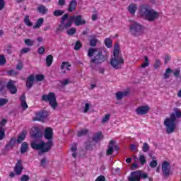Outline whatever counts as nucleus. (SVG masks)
Masks as SVG:
<instances>
[{
  "label": "nucleus",
  "instance_id": "nucleus-1",
  "mask_svg": "<svg viewBox=\"0 0 181 181\" xmlns=\"http://www.w3.org/2000/svg\"><path fill=\"white\" fill-rule=\"evenodd\" d=\"M177 118H181V110L177 107H175L174 112L170 115V118H166L164 120V125L166 127L167 134H170L175 132Z\"/></svg>",
  "mask_w": 181,
  "mask_h": 181
},
{
  "label": "nucleus",
  "instance_id": "nucleus-2",
  "mask_svg": "<svg viewBox=\"0 0 181 181\" xmlns=\"http://www.w3.org/2000/svg\"><path fill=\"white\" fill-rule=\"evenodd\" d=\"M139 13L142 18L148 22H154L159 18V12L154 11L148 4H143L140 6Z\"/></svg>",
  "mask_w": 181,
  "mask_h": 181
},
{
  "label": "nucleus",
  "instance_id": "nucleus-3",
  "mask_svg": "<svg viewBox=\"0 0 181 181\" xmlns=\"http://www.w3.org/2000/svg\"><path fill=\"white\" fill-rule=\"evenodd\" d=\"M124 63V57H122V54H119V44L116 42L113 50V56L110 59V66L115 70H119L122 69Z\"/></svg>",
  "mask_w": 181,
  "mask_h": 181
},
{
  "label": "nucleus",
  "instance_id": "nucleus-4",
  "mask_svg": "<svg viewBox=\"0 0 181 181\" xmlns=\"http://www.w3.org/2000/svg\"><path fill=\"white\" fill-rule=\"evenodd\" d=\"M52 146H53V143L52 141L47 142L41 141L40 143L33 141L31 143V148L33 149H35V151H40L38 152V155H42V153L49 152V151L52 149Z\"/></svg>",
  "mask_w": 181,
  "mask_h": 181
},
{
  "label": "nucleus",
  "instance_id": "nucleus-5",
  "mask_svg": "<svg viewBox=\"0 0 181 181\" xmlns=\"http://www.w3.org/2000/svg\"><path fill=\"white\" fill-rule=\"evenodd\" d=\"M108 56H110V53L105 49L99 52L90 59V67L94 69V66H98V64L104 63V62L108 60Z\"/></svg>",
  "mask_w": 181,
  "mask_h": 181
},
{
  "label": "nucleus",
  "instance_id": "nucleus-6",
  "mask_svg": "<svg viewBox=\"0 0 181 181\" xmlns=\"http://www.w3.org/2000/svg\"><path fill=\"white\" fill-rule=\"evenodd\" d=\"M42 101H45V103H49V105H51L53 110H56L57 108V100H56V94L54 93L51 92L49 95H42Z\"/></svg>",
  "mask_w": 181,
  "mask_h": 181
},
{
  "label": "nucleus",
  "instance_id": "nucleus-7",
  "mask_svg": "<svg viewBox=\"0 0 181 181\" xmlns=\"http://www.w3.org/2000/svg\"><path fill=\"white\" fill-rule=\"evenodd\" d=\"M129 29L130 33L133 36H139L144 32V27L136 22L132 23L129 26Z\"/></svg>",
  "mask_w": 181,
  "mask_h": 181
},
{
  "label": "nucleus",
  "instance_id": "nucleus-8",
  "mask_svg": "<svg viewBox=\"0 0 181 181\" xmlns=\"http://www.w3.org/2000/svg\"><path fill=\"white\" fill-rule=\"evenodd\" d=\"M141 179H148V174L143 173L141 170L132 172L128 177L129 181H141Z\"/></svg>",
  "mask_w": 181,
  "mask_h": 181
},
{
  "label": "nucleus",
  "instance_id": "nucleus-9",
  "mask_svg": "<svg viewBox=\"0 0 181 181\" xmlns=\"http://www.w3.org/2000/svg\"><path fill=\"white\" fill-rule=\"evenodd\" d=\"M81 15L70 16L69 18H68V26H71V25H73V22L76 26L86 25V21L81 19Z\"/></svg>",
  "mask_w": 181,
  "mask_h": 181
},
{
  "label": "nucleus",
  "instance_id": "nucleus-10",
  "mask_svg": "<svg viewBox=\"0 0 181 181\" xmlns=\"http://www.w3.org/2000/svg\"><path fill=\"white\" fill-rule=\"evenodd\" d=\"M66 19H69V13L64 14L61 18V24L57 28V33H60V32H63L64 29H69L71 25H69V20H67L66 23Z\"/></svg>",
  "mask_w": 181,
  "mask_h": 181
},
{
  "label": "nucleus",
  "instance_id": "nucleus-11",
  "mask_svg": "<svg viewBox=\"0 0 181 181\" xmlns=\"http://www.w3.org/2000/svg\"><path fill=\"white\" fill-rule=\"evenodd\" d=\"M161 169L164 177H169L170 175V164L168 161H164L161 165Z\"/></svg>",
  "mask_w": 181,
  "mask_h": 181
},
{
  "label": "nucleus",
  "instance_id": "nucleus-12",
  "mask_svg": "<svg viewBox=\"0 0 181 181\" xmlns=\"http://www.w3.org/2000/svg\"><path fill=\"white\" fill-rule=\"evenodd\" d=\"M36 117H34L33 121H45L49 116L47 111L42 110L37 112L35 114Z\"/></svg>",
  "mask_w": 181,
  "mask_h": 181
},
{
  "label": "nucleus",
  "instance_id": "nucleus-13",
  "mask_svg": "<svg viewBox=\"0 0 181 181\" xmlns=\"http://www.w3.org/2000/svg\"><path fill=\"white\" fill-rule=\"evenodd\" d=\"M151 107L148 105L140 106L136 109L138 115H146L149 112Z\"/></svg>",
  "mask_w": 181,
  "mask_h": 181
},
{
  "label": "nucleus",
  "instance_id": "nucleus-14",
  "mask_svg": "<svg viewBox=\"0 0 181 181\" xmlns=\"http://www.w3.org/2000/svg\"><path fill=\"white\" fill-rule=\"evenodd\" d=\"M6 88L11 94H16L18 93V88L15 86V81L10 80L7 83Z\"/></svg>",
  "mask_w": 181,
  "mask_h": 181
},
{
  "label": "nucleus",
  "instance_id": "nucleus-15",
  "mask_svg": "<svg viewBox=\"0 0 181 181\" xmlns=\"http://www.w3.org/2000/svg\"><path fill=\"white\" fill-rule=\"evenodd\" d=\"M14 172L16 175H17V176L22 175V172H23V165H22V160H17V163L14 167Z\"/></svg>",
  "mask_w": 181,
  "mask_h": 181
},
{
  "label": "nucleus",
  "instance_id": "nucleus-16",
  "mask_svg": "<svg viewBox=\"0 0 181 181\" xmlns=\"http://www.w3.org/2000/svg\"><path fill=\"white\" fill-rule=\"evenodd\" d=\"M44 136L45 139H47V142L51 141L53 144V129L52 128L47 127L45 129Z\"/></svg>",
  "mask_w": 181,
  "mask_h": 181
},
{
  "label": "nucleus",
  "instance_id": "nucleus-17",
  "mask_svg": "<svg viewBox=\"0 0 181 181\" xmlns=\"http://www.w3.org/2000/svg\"><path fill=\"white\" fill-rule=\"evenodd\" d=\"M30 135L32 138L36 139L42 136V132H40V130L37 127H33L31 130Z\"/></svg>",
  "mask_w": 181,
  "mask_h": 181
},
{
  "label": "nucleus",
  "instance_id": "nucleus-18",
  "mask_svg": "<svg viewBox=\"0 0 181 181\" xmlns=\"http://www.w3.org/2000/svg\"><path fill=\"white\" fill-rule=\"evenodd\" d=\"M116 142L114 140H111L107 146V149L106 151V155L110 156L114 153V145H115Z\"/></svg>",
  "mask_w": 181,
  "mask_h": 181
},
{
  "label": "nucleus",
  "instance_id": "nucleus-19",
  "mask_svg": "<svg viewBox=\"0 0 181 181\" xmlns=\"http://www.w3.org/2000/svg\"><path fill=\"white\" fill-rule=\"evenodd\" d=\"M15 144H16V137H13L10 139V141L6 145V150L11 151V149H13V146H15Z\"/></svg>",
  "mask_w": 181,
  "mask_h": 181
},
{
  "label": "nucleus",
  "instance_id": "nucleus-20",
  "mask_svg": "<svg viewBox=\"0 0 181 181\" xmlns=\"http://www.w3.org/2000/svg\"><path fill=\"white\" fill-rule=\"evenodd\" d=\"M94 146H95V144L93 139H89L85 142V148L87 151H93Z\"/></svg>",
  "mask_w": 181,
  "mask_h": 181
},
{
  "label": "nucleus",
  "instance_id": "nucleus-21",
  "mask_svg": "<svg viewBox=\"0 0 181 181\" xmlns=\"http://www.w3.org/2000/svg\"><path fill=\"white\" fill-rule=\"evenodd\" d=\"M127 95H128V91L127 90L119 91V92H117L115 94L116 100H117V101H121V100H122L124 97H127Z\"/></svg>",
  "mask_w": 181,
  "mask_h": 181
},
{
  "label": "nucleus",
  "instance_id": "nucleus-22",
  "mask_svg": "<svg viewBox=\"0 0 181 181\" xmlns=\"http://www.w3.org/2000/svg\"><path fill=\"white\" fill-rule=\"evenodd\" d=\"M33 81H35V76L33 75H30L28 76L26 81V87L28 88H32L33 86Z\"/></svg>",
  "mask_w": 181,
  "mask_h": 181
},
{
  "label": "nucleus",
  "instance_id": "nucleus-23",
  "mask_svg": "<svg viewBox=\"0 0 181 181\" xmlns=\"http://www.w3.org/2000/svg\"><path fill=\"white\" fill-rule=\"evenodd\" d=\"M128 11L130 13H132V15H135V12H136V11H138V5L135 4H131L129 6H128Z\"/></svg>",
  "mask_w": 181,
  "mask_h": 181
},
{
  "label": "nucleus",
  "instance_id": "nucleus-24",
  "mask_svg": "<svg viewBox=\"0 0 181 181\" xmlns=\"http://www.w3.org/2000/svg\"><path fill=\"white\" fill-rule=\"evenodd\" d=\"M77 8V1L72 0L69 6L68 7V12H73L74 11H76V8Z\"/></svg>",
  "mask_w": 181,
  "mask_h": 181
},
{
  "label": "nucleus",
  "instance_id": "nucleus-25",
  "mask_svg": "<svg viewBox=\"0 0 181 181\" xmlns=\"http://www.w3.org/2000/svg\"><path fill=\"white\" fill-rule=\"evenodd\" d=\"M103 138H104L103 133L98 132L93 136L92 140L93 142H100Z\"/></svg>",
  "mask_w": 181,
  "mask_h": 181
},
{
  "label": "nucleus",
  "instance_id": "nucleus-26",
  "mask_svg": "<svg viewBox=\"0 0 181 181\" xmlns=\"http://www.w3.org/2000/svg\"><path fill=\"white\" fill-rule=\"evenodd\" d=\"M20 100L21 101V107L23 110H26L28 107V103H26V95L23 94Z\"/></svg>",
  "mask_w": 181,
  "mask_h": 181
},
{
  "label": "nucleus",
  "instance_id": "nucleus-27",
  "mask_svg": "<svg viewBox=\"0 0 181 181\" xmlns=\"http://www.w3.org/2000/svg\"><path fill=\"white\" fill-rule=\"evenodd\" d=\"M69 67H71V64H70L69 62H62V64L61 65L62 72V73H66V70H64V69H66V70L70 71Z\"/></svg>",
  "mask_w": 181,
  "mask_h": 181
},
{
  "label": "nucleus",
  "instance_id": "nucleus-28",
  "mask_svg": "<svg viewBox=\"0 0 181 181\" xmlns=\"http://www.w3.org/2000/svg\"><path fill=\"white\" fill-rule=\"evenodd\" d=\"M28 149H29V145L28 144V143H22L21 147V153H22V155H23V153H26V152H28Z\"/></svg>",
  "mask_w": 181,
  "mask_h": 181
},
{
  "label": "nucleus",
  "instance_id": "nucleus-29",
  "mask_svg": "<svg viewBox=\"0 0 181 181\" xmlns=\"http://www.w3.org/2000/svg\"><path fill=\"white\" fill-rule=\"evenodd\" d=\"M90 37L91 38L89 40V45L92 47H95V46H97V42H98V40H97L95 35H92Z\"/></svg>",
  "mask_w": 181,
  "mask_h": 181
},
{
  "label": "nucleus",
  "instance_id": "nucleus-30",
  "mask_svg": "<svg viewBox=\"0 0 181 181\" xmlns=\"http://www.w3.org/2000/svg\"><path fill=\"white\" fill-rule=\"evenodd\" d=\"M46 64L47 67H50L52 66V63H53V55L49 54L47 56L45 59Z\"/></svg>",
  "mask_w": 181,
  "mask_h": 181
},
{
  "label": "nucleus",
  "instance_id": "nucleus-31",
  "mask_svg": "<svg viewBox=\"0 0 181 181\" xmlns=\"http://www.w3.org/2000/svg\"><path fill=\"white\" fill-rule=\"evenodd\" d=\"M25 138H26V133L23 132L21 134H20L16 139L17 144H22L23 141H25Z\"/></svg>",
  "mask_w": 181,
  "mask_h": 181
},
{
  "label": "nucleus",
  "instance_id": "nucleus-32",
  "mask_svg": "<svg viewBox=\"0 0 181 181\" xmlns=\"http://www.w3.org/2000/svg\"><path fill=\"white\" fill-rule=\"evenodd\" d=\"M37 11L40 12V13H42V15H46V13H47V8L43 5L38 6Z\"/></svg>",
  "mask_w": 181,
  "mask_h": 181
},
{
  "label": "nucleus",
  "instance_id": "nucleus-33",
  "mask_svg": "<svg viewBox=\"0 0 181 181\" xmlns=\"http://www.w3.org/2000/svg\"><path fill=\"white\" fill-rule=\"evenodd\" d=\"M148 156H151L153 159V160L149 163L150 168H156V166H158V161L155 160V156H152V154H149Z\"/></svg>",
  "mask_w": 181,
  "mask_h": 181
},
{
  "label": "nucleus",
  "instance_id": "nucleus-34",
  "mask_svg": "<svg viewBox=\"0 0 181 181\" xmlns=\"http://www.w3.org/2000/svg\"><path fill=\"white\" fill-rule=\"evenodd\" d=\"M45 20L43 18H39L36 23V25L33 26L34 29H37L43 25Z\"/></svg>",
  "mask_w": 181,
  "mask_h": 181
},
{
  "label": "nucleus",
  "instance_id": "nucleus-35",
  "mask_svg": "<svg viewBox=\"0 0 181 181\" xmlns=\"http://www.w3.org/2000/svg\"><path fill=\"white\" fill-rule=\"evenodd\" d=\"M104 43L107 49H110V47H112V41L111 40V39L106 38L104 41Z\"/></svg>",
  "mask_w": 181,
  "mask_h": 181
},
{
  "label": "nucleus",
  "instance_id": "nucleus-36",
  "mask_svg": "<svg viewBox=\"0 0 181 181\" xmlns=\"http://www.w3.org/2000/svg\"><path fill=\"white\" fill-rule=\"evenodd\" d=\"M144 63H143L141 65V67L142 69H145V67H148V66H149V58H148V57L145 56L144 57Z\"/></svg>",
  "mask_w": 181,
  "mask_h": 181
},
{
  "label": "nucleus",
  "instance_id": "nucleus-37",
  "mask_svg": "<svg viewBox=\"0 0 181 181\" xmlns=\"http://www.w3.org/2000/svg\"><path fill=\"white\" fill-rule=\"evenodd\" d=\"M76 32H77V30L76 29V28L72 27L67 30V35L69 36H73L74 35H76Z\"/></svg>",
  "mask_w": 181,
  "mask_h": 181
},
{
  "label": "nucleus",
  "instance_id": "nucleus-38",
  "mask_svg": "<svg viewBox=\"0 0 181 181\" xmlns=\"http://www.w3.org/2000/svg\"><path fill=\"white\" fill-rule=\"evenodd\" d=\"M64 13V11L60 10V9L55 10L53 12L54 16H62Z\"/></svg>",
  "mask_w": 181,
  "mask_h": 181
},
{
  "label": "nucleus",
  "instance_id": "nucleus-39",
  "mask_svg": "<svg viewBox=\"0 0 181 181\" xmlns=\"http://www.w3.org/2000/svg\"><path fill=\"white\" fill-rule=\"evenodd\" d=\"M83 45H81V40H77L76 44H75V46L74 47V50H76V51H78L80 50V49H81V47Z\"/></svg>",
  "mask_w": 181,
  "mask_h": 181
},
{
  "label": "nucleus",
  "instance_id": "nucleus-40",
  "mask_svg": "<svg viewBox=\"0 0 181 181\" xmlns=\"http://www.w3.org/2000/svg\"><path fill=\"white\" fill-rule=\"evenodd\" d=\"M24 23H25V25H27V26H33V23H32V22H30V20L29 19V16H25L24 18Z\"/></svg>",
  "mask_w": 181,
  "mask_h": 181
},
{
  "label": "nucleus",
  "instance_id": "nucleus-41",
  "mask_svg": "<svg viewBox=\"0 0 181 181\" xmlns=\"http://www.w3.org/2000/svg\"><path fill=\"white\" fill-rule=\"evenodd\" d=\"M95 52H97V49L92 48V47L89 48L88 51V57H93V55L95 53Z\"/></svg>",
  "mask_w": 181,
  "mask_h": 181
},
{
  "label": "nucleus",
  "instance_id": "nucleus-42",
  "mask_svg": "<svg viewBox=\"0 0 181 181\" xmlns=\"http://www.w3.org/2000/svg\"><path fill=\"white\" fill-rule=\"evenodd\" d=\"M169 73H172V69L170 68H167L165 70V73L164 74V79L166 80V78H169L170 77V75Z\"/></svg>",
  "mask_w": 181,
  "mask_h": 181
},
{
  "label": "nucleus",
  "instance_id": "nucleus-43",
  "mask_svg": "<svg viewBox=\"0 0 181 181\" xmlns=\"http://www.w3.org/2000/svg\"><path fill=\"white\" fill-rule=\"evenodd\" d=\"M88 134V129H83L79 132H78V136H83V135H87Z\"/></svg>",
  "mask_w": 181,
  "mask_h": 181
},
{
  "label": "nucleus",
  "instance_id": "nucleus-44",
  "mask_svg": "<svg viewBox=\"0 0 181 181\" xmlns=\"http://www.w3.org/2000/svg\"><path fill=\"white\" fill-rule=\"evenodd\" d=\"M9 103V100L6 98H0V107H4V105H6Z\"/></svg>",
  "mask_w": 181,
  "mask_h": 181
},
{
  "label": "nucleus",
  "instance_id": "nucleus-45",
  "mask_svg": "<svg viewBox=\"0 0 181 181\" xmlns=\"http://www.w3.org/2000/svg\"><path fill=\"white\" fill-rule=\"evenodd\" d=\"M24 42L25 43L26 46H33L35 45V41L30 40V39H25L24 40Z\"/></svg>",
  "mask_w": 181,
  "mask_h": 181
},
{
  "label": "nucleus",
  "instance_id": "nucleus-46",
  "mask_svg": "<svg viewBox=\"0 0 181 181\" xmlns=\"http://www.w3.org/2000/svg\"><path fill=\"white\" fill-rule=\"evenodd\" d=\"M111 115L110 114L105 115V117L102 119V124H105L110 121V117Z\"/></svg>",
  "mask_w": 181,
  "mask_h": 181
},
{
  "label": "nucleus",
  "instance_id": "nucleus-47",
  "mask_svg": "<svg viewBox=\"0 0 181 181\" xmlns=\"http://www.w3.org/2000/svg\"><path fill=\"white\" fill-rule=\"evenodd\" d=\"M6 64V59L4 55H0V66Z\"/></svg>",
  "mask_w": 181,
  "mask_h": 181
},
{
  "label": "nucleus",
  "instance_id": "nucleus-48",
  "mask_svg": "<svg viewBox=\"0 0 181 181\" xmlns=\"http://www.w3.org/2000/svg\"><path fill=\"white\" fill-rule=\"evenodd\" d=\"M150 147L148 143H144L142 146V151L143 152H148L149 151Z\"/></svg>",
  "mask_w": 181,
  "mask_h": 181
},
{
  "label": "nucleus",
  "instance_id": "nucleus-49",
  "mask_svg": "<svg viewBox=\"0 0 181 181\" xmlns=\"http://www.w3.org/2000/svg\"><path fill=\"white\" fill-rule=\"evenodd\" d=\"M35 80L37 81H43V80H45V76L42 74H37L35 76Z\"/></svg>",
  "mask_w": 181,
  "mask_h": 181
},
{
  "label": "nucleus",
  "instance_id": "nucleus-50",
  "mask_svg": "<svg viewBox=\"0 0 181 181\" xmlns=\"http://www.w3.org/2000/svg\"><path fill=\"white\" fill-rule=\"evenodd\" d=\"M139 160L140 161L141 165H145V163H146V159L144 155L139 156Z\"/></svg>",
  "mask_w": 181,
  "mask_h": 181
},
{
  "label": "nucleus",
  "instance_id": "nucleus-51",
  "mask_svg": "<svg viewBox=\"0 0 181 181\" xmlns=\"http://www.w3.org/2000/svg\"><path fill=\"white\" fill-rule=\"evenodd\" d=\"M5 138V130L0 127V141H2Z\"/></svg>",
  "mask_w": 181,
  "mask_h": 181
},
{
  "label": "nucleus",
  "instance_id": "nucleus-52",
  "mask_svg": "<svg viewBox=\"0 0 181 181\" xmlns=\"http://www.w3.org/2000/svg\"><path fill=\"white\" fill-rule=\"evenodd\" d=\"M21 181H29V180H30V177H29V175H23L21 176Z\"/></svg>",
  "mask_w": 181,
  "mask_h": 181
},
{
  "label": "nucleus",
  "instance_id": "nucleus-53",
  "mask_svg": "<svg viewBox=\"0 0 181 181\" xmlns=\"http://www.w3.org/2000/svg\"><path fill=\"white\" fill-rule=\"evenodd\" d=\"M160 67V59H156L155 64H154V69H158Z\"/></svg>",
  "mask_w": 181,
  "mask_h": 181
},
{
  "label": "nucleus",
  "instance_id": "nucleus-54",
  "mask_svg": "<svg viewBox=\"0 0 181 181\" xmlns=\"http://www.w3.org/2000/svg\"><path fill=\"white\" fill-rule=\"evenodd\" d=\"M28 52H30V48L29 47H25L23 48L21 51L20 52L21 54H25L26 53H28Z\"/></svg>",
  "mask_w": 181,
  "mask_h": 181
},
{
  "label": "nucleus",
  "instance_id": "nucleus-55",
  "mask_svg": "<svg viewBox=\"0 0 181 181\" xmlns=\"http://www.w3.org/2000/svg\"><path fill=\"white\" fill-rule=\"evenodd\" d=\"M173 74L175 77H176L177 78H179V77H180V69H175Z\"/></svg>",
  "mask_w": 181,
  "mask_h": 181
},
{
  "label": "nucleus",
  "instance_id": "nucleus-56",
  "mask_svg": "<svg viewBox=\"0 0 181 181\" xmlns=\"http://www.w3.org/2000/svg\"><path fill=\"white\" fill-rule=\"evenodd\" d=\"M47 162V158H46V157H45L44 158H42L41 160L40 165L42 166V168H46Z\"/></svg>",
  "mask_w": 181,
  "mask_h": 181
},
{
  "label": "nucleus",
  "instance_id": "nucleus-57",
  "mask_svg": "<svg viewBox=\"0 0 181 181\" xmlns=\"http://www.w3.org/2000/svg\"><path fill=\"white\" fill-rule=\"evenodd\" d=\"M6 52L8 54H12V45L8 44L7 45Z\"/></svg>",
  "mask_w": 181,
  "mask_h": 181
},
{
  "label": "nucleus",
  "instance_id": "nucleus-58",
  "mask_svg": "<svg viewBox=\"0 0 181 181\" xmlns=\"http://www.w3.org/2000/svg\"><path fill=\"white\" fill-rule=\"evenodd\" d=\"M7 73L8 76H18V72L15 70H10Z\"/></svg>",
  "mask_w": 181,
  "mask_h": 181
},
{
  "label": "nucleus",
  "instance_id": "nucleus-59",
  "mask_svg": "<svg viewBox=\"0 0 181 181\" xmlns=\"http://www.w3.org/2000/svg\"><path fill=\"white\" fill-rule=\"evenodd\" d=\"M23 69V64L22 62H19L16 66L17 70H22Z\"/></svg>",
  "mask_w": 181,
  "mask_h": 181
},
{
  "label": "nucleus",
  "instance_id": "nucleus-60",
  "mask_svg": "<svg viewBox=\"0 0 181 181\" xmlns=\"http://www.w3.org/2000/svg\"><path fill=\"white\" fill-rule=\"evenodd\" d=\"M88 110H90V104L86 103V104H85L83 112H85V113L88 112Z\"/></svg>",
  "mask_w": 181,
  "mask_h": 181
},
{
  "label": "nucleus",
  "instance_id": "nucleus-61",
  "mask_svg": "<svg viewBox=\"0 0 181 181\" xmlns=\"http://www.w3.org/2000/svg\"><path fill=\"white\" fill-rule=\"evenodd\" d=\"M5 8V1L4 0H0V11H2Z\"/></svg>",
  "mask_w": 181,
  "mask_h": 181
},
{
  "label": "nucleus",
  "instance_id": "nucleus-62",
  "mask_svg": "<svg viewBox=\"0 0 181 181\" xmlns=\"http://www.w3.org/2000/svg\"><path fill=\"white\" fill-rule=\"evenodd\" d=\"M95 181H105V177H104L103 175H100L97 177Z\"/></svg>",
  "mask_w": 181,
  "mask_h": 181
},
{
  "label": "nucleus",
  "instance_id": "nucleus-63",
  "mask_svg": "<svg viewBox=\"0 0 181 181\" xmlns=\"http://www.w3.org/2000/svg\"><path fill=\"white\" fill-rule=\"evenodd\" d=\"M38 53L40 54H43V53H45V47H40L39 49H38Z\"/></svg>",
  "mask_w": 181,
  "mask_h": 181
},
{
  "label": "nucleus",
  "instance_id": "nucleus-64",
  "mask_svg": "<svg viewBox=\"0 0 181 181\" xmlns=\"http://www.w3.org/2000/svg\"><path fill=\"white\" fill-rule=\"evenodd\" d=\"M6 122H8V120H6V119H3L0 123L1 127H4Z\"/></svg>",
  "mask_w": 181,
  "mask_h": 181
}]
</instances>
